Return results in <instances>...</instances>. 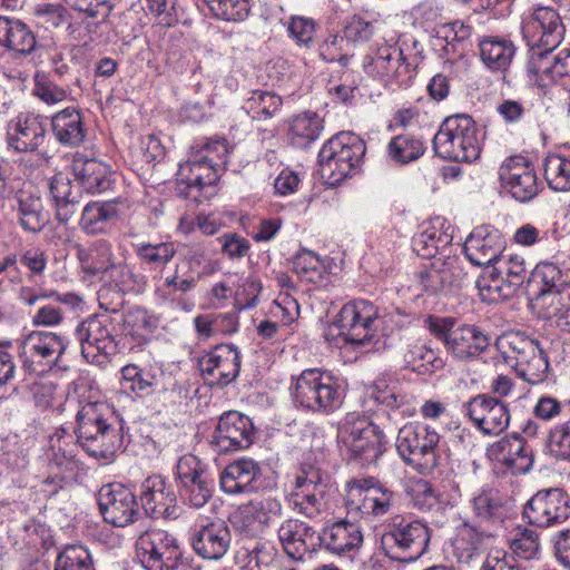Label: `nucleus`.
Here are the masks:
<instances>
[{
  "label": "nucleus",
  "instance_id": "0eeeda50",
  "mask_svg": "<svg viewBox=\"0 0 570 570\" xmlns=\"http://www.w3.org/2000/svg\"><path fill=\"white\" fill-rule=\"evenodd\" d=\"M419 62V53L405 55L396 45L384 42L371 48L363 59V69L386 85L407 86L416 75Z\"/></svg>",
  "mask_w": 570,
  "mask_h": 570
},
{
  "label": "nucleus",
  "instance_id": "c9c22d12",
  "mask_svg": "<svg viewBox=\"0 0 570 570\" xmlns=\"http://www.w3.org/2000/svg\"><path fill=\"white\" fill-rule=\"evenodd\" d=\"M51 129L57 141L63 146L77 147L86 138V128L78 108L67 107L51 117Z\"/></svg>",
  "mask_w": 570,
  "mask_h": 570
},
{
  "label": "nucleus",
  "instance_id": "ddd939ff",
  "mask_svg": "<svg viewBox=\"0 0 570 570\" xmlns=\"http://www.w3.org/2000/svg\"><path fill=\"white\" fill-rule=\"evenodd\" d=\"M337 324L346 342L368 344L379 328V309L368 301L354 299L341 308Z\"/></svg>",
  "mask_w": 570,
  "mask_h": 570
},
{
  "label": "nucleus",
  "instance_id": "3c124183",
  "mask_svg": "<svg viewBox=\"0 0 570 570\" xmlns=\"http://www.w3.org/2000/svg\"><path fill=\"white\" fill-rule=\"evenodd\" d=\"M544 177L551 189L570 190V159L561 155H549L544 160Z\"/></svg>",
  "mask_w": 570,
  "mask_h": 570
},
{
  "label": "nucleus",
  "instance_id": "f3484780",
  "mask_svg": "<svg viewBox=\"0 0 570 570\" xmlns=\"http://www.w3.org/2000/svg\"><path fill=\"white\" fill-rule=\"evenodd\" d=\"M465 415L483 435L497 436L510 424L508 404L490 394H478L463 404Z\"/></svg>",
  "mask_w": 570,
  "mask_h": 570
},
{
  "label": "nucleus",
  "instance_id": "473e14b6",
  "mask_svg": "<svg viewBox=\"0 0 570 570\" xmlns=\"http://www.w3.org/2000/svg\"><path fill=\"white\" fill-rule=\"evenodd\" d=\"M320 537L318 546L335 554L358 549L363 542V535L356 523L338 521L325 527Z\"/></svg>",
  "mask_w": 570,
  "mask_h": 570
},
{
  "label": "nucleus",
  "instance_id": "4d7b16f0",
  "mask_svg": "<svg viewBox=\"0 0 570 570\" xmlns=\"http://www.w3.org/2000/svg\"><path fill=\"white\" fill-rule=\"evenodd\" d=\"M214 481L208 473L181 487V495L194 508H203L213 497Z\"/></svg>",
  "mask_w": 570,
  "mask_h": 570
},
{
  "label": "nucleus",
  "instance_id": "680f3d73",
  "mask_svg": "<svg viewBox=\"0 0 570 570\" xmlns=\"http://www.w3.org/2000/svg\"><path fill=\"white\" fill-rule=\"evenodd\" d=\"M191 154L218 169L226 164L228 147L224 139L206 140L193 147Z\"/></svg>",
  "mask_w": 570,
  "mask_h": 570
},
{
  "label": "nucleus",
  "instance_id": "69168bd1",
  "mask_svg": "<svg viewBox=\"0 0 570 570\" xmlns=\"http://www.w3.org/2000/svg\"><path fill=\"white\" fill-rule=\"evenodd\" d=\"M69 90L62 86L46 79L45 77H36L33 95L47 105H57L66 101Z\"/></svg>",
  "mask_w": 570,
  "mask_h": 570
},
{
  "label": "nucleus",
  "instance_id": "c03bdc74",
  "mask_svg": "<svg viewBox=\"0 0 570 570\" xmlns=\"http://www.w3.org/2000/svg\"><path fill=\"white\" fill-rule=\"evenodd\" d=\"M322 130L323 119L315 112H304L292 119L288 136L292 145L305 148L320 138Z\"/></svg>",
  "mask_w": 570,
  "mask_h": 570
},
{
  "label": "nucleus",
  "instance_id": "f8f14e48",
  "mask_svg": "<svg viewBox=\"0 0 570 570\" xmlns=\"http://www.w3.org/2000/svg\"><path fill=\"white\" fill-rule=\"evenodd\" d=\"M394 499V492L374 479H360L347 483L346 508L350 513L382 517L390 512Z\"/></svg>",
  "mask_w": 570,
  "mask_h": 570
},
{
  "label": "nucleus",
  "instance_id": "37998d69",
  "mask_svg": "<svg viewBox=\"0 0 570 570\" xmlns=\"http://www.w3.org/2000/svg\"><path fill=\"white\" fill-rule=\"evenodd\" d=\"M475 286L481 299L487 303H498L515 295L502 276V272L495 267L485 268L478 277Z\"/></svg>",
  "mask_w": 570,
  "mask_h": 570
},
{
  "label": "nucleus",
  "instance_id": "6ab92c4d",
  "mask_svg": "<svg viewBox=\"0 0 570 570\" xmlns=\"http://www.w3.org/2000/svg\"><path fill=\"white\" fill-rule=\"evenodd\" d=\"M499 177L508 193L520 203L532 200L540 190L534 167L520 155L503 161L499 168Z\"/></svg>",
  "mask_w": 570,
  "mask_h": 570
},
{
  "label": "nucleus",
  "instance_id": "9b49d317",
  "mask_svg": "<svg viewBox=\"0 0 570 570\" xmlns=\"http://www.w3.org/2000/svg\"><path fill=\"white\" fill-rule=\"evenodd\" d=\"M135 557L145 570H175L183 552L171 533L159 528H148L136 538Z\"/></svg>",
  "mask_w": 570,
  "mask_h": 570
},
{
  "label": "nucleus",
  "instance_id": "79ce46f5",
  "mask_svg": "<svg viewBox=\"0 0 570 570\" xmlns=\"http://www.w3.org/2000/svg\"><path fill=\"white\" fill-rule=\"evenodd\" d=\"M77 180L90 194H99L105 190L107 166L96 159L75 158L71 165Z\"/></svg>",
  "mask_w": 570,
  "mask_h": 570
},
{
  "label": "nucleus",
  "instance_id": "0e129e2a",
  "mask_svg": "<svg viewBox=\"0 0 570 570\" xmlns=\"http://www.w3.org/2000/svg\"><path fill=\"white\" fill-rule=\"evenodd\" d=\"M322 266L320 256L308 249L298 252L293 259L294 272L309 282L321 275Z\"/></svg>",
  "mask_w": 570,
  "mask_h": 570
},
{
  "label": "nucleus",
  "instance_id": "dca6fc26",
  "mask_svg": "<svg viewBox=\"0 0 570 570\" xmlns=\"http://www.w3.org/2000/svg\"><path fill=\"white\" fill-rule=\"evenodd\" d=\"M324 494L323 472L318 468L309 465L297 473L293 489L287 495V501L294 511L314 519L323 510Z\"/></svg>",
  "mask_w": 570,
  "mask_h": 570
},
{
  "label": "nucleus",
  "instance_id": "6e6d98bb",
  "mask_svg": "<svg viewBox=\"0 0 570 570\" xmlns=\"http://www.w3.org/2000/svg\"><path fill=\"white\" fill-rule=\"evenodd\" d=\"M210 12L220 20L242 21L249 13V0H204Z\"/></svg>",
  "mask_w": 570,
  "mask_h": 570
},
{
  "label": "nucleus",
  "instance_id": "bf43d9fd",
  "mask_svg": "<svg viewBox=\"0 0 570 570\" xmlns=\"http://www.w3.org/2000/svg\"><path fill=\"white\" fill-rule=\"evenodd\" d=\"M137 256L147 264L155 266L167 265L176 254V247L173 243L158 244H137L135 245Z\"/></svg>",
  "mask_w": 570,
  "mask_h": 570
},
{
  "label": "nucleus",
  "instance_id": "39448f33",
  "mask_svg": "<svg viewBox=\"0 0 570 570\" xmlns=\"http://www.w3.org/2000/svg\"><path fill=\"white\" fill-rule=\"evenodd\" d=\"M337 442L350 460L366 466L377 461L386 441L381 429L367 417L348 414L338 429Z\"/></svg>",
  "mask_w": 570,
  "mask_h": 570
},
{
  "label": "nucleus",
  "instance_id": "09e8293b",
  "mask_svg": "<svg viewBox=\"0 0 570 570\" xmlns=\"http://www.w3.org/2000/svg\"><path fill=\"white\" fill-rule=\"evenodd\" d=\"M568 285L560 268L552 263L538 264L528 278V286L535 296Z\"/></svg>",
  "mask_w": 570,
  "mask_h": 570
},
{
  "label": "nucleus",
  "instance_id": "4468645a",
  "mask_svg": "<svg viewBox=\"0 0 570 570\" xmlns=\"http://www.w3.org/2000/svg\"><path fill=\"white\" fill-rule=\"evenodd\" d=\"M523 517L538 528L559 525L570 517V498L559 488L540 490L525 503Z\"/></svg>",
  "mask_w": 570,
  "mask_h": 570
},
{
  "label": "nucleus",
  "instance_id": "f257e3e1",
  "mask_svg": "<svg viewBox=\"0 0 570 570\" xmlns=\"http://www.w3.org/2000/svg\"><path fill=\"white\" fill-rule=\"evenodd\" d=\"M495 347L523 381L535 385L547 379L549 363L539 341L520 332H508L497 338Z\"/></svg>",
  "mask_w": 570,
  "mask_h": 570
},
{
  "label": "nucleus",
  "instance_id": "bb28decb",
  "mask_svg": "<svg viewBox=\"0 0 570 570\" xmlns=\"http://www.w3.org/2000/svg\"><path fill=\"white\" fill-rule=\"evenodd\" d=\"M527 71L530 80L539 87H548L554 82L570 87V50L543 57L535 55L531 62H527Z\"/></svg>",
  "mask_w": 570,
  "mask_h": 570
},
{
  "label": "nucleus",
  "instance_id": "c756f323",
  "mask_svg": "<svg viewBox=\"0 0 570 570\" xmlns=\"http://www.w3.org/2000/svg\"><path fill=\"white\" fill-rule=\"evenodd\" d=\"M259 465L249 459L228 464L220 473V488L227 494L248 493L257 489Z\"/></svg>",
  "mask_w": 570,
  "mask_h": 570
},
{
  "label": "nucleus",
  "instance_id": "a19ab883",
  "mask_svg": "<svg viewBox=\"0 0 570 570\" xmlns=\"http://www.w3.org/2000/svg\"><path fill=\"white\" fill-rule=\"evenodd\" d=\"M403 361L407 367L420 374H432L444 366L436 352L419 340H407Z\"/></svg>",
  "mask_w": 570,
  "mask_h": 570
},
{
  "label": "nucleus",
  "instance_id": "20e7f679",
  "mask_svg": "<svg viewBox=\"0 0 570 570\" xmlns=\"http://www.w3.org/2000/svg\"><path fill=\"white\" fill-rule=\"evenodd\" d=\"M365 142L354 134L340 132L328 139L318 153L320 174L328 185H338L362 163Z\"/></svg>",
  "mask_w": 570,
  "mask_h": 570
},
{
  "label": "nucleus",
  "instance_id": "393cba45",
  "mask_svg": "<svg viewBox=\"0 0 570 570\" xmlns=\"http://www.w3.org/2000/svg\"><path fill=\"white\" fill-rule=\"evenodd\" d=\"M277 539L284 552L296 561L314 552L320 542L315 529L298 519L284 520L277 529Z\"/></svg>",
  "mask_w": 570,
  "mask_h": 570
},
{
  "label": "nucleus",
  "instance_id": "1a4fd4ad",
  "mask_svg": "<svg viewBox=\"0 0 570 570\" xmlns=\"http://www.w3.org/2000/svg\"><path fill=\"white\" fill-rule=\"evenodd\" d=\"M566 28L560 14L551 7H538L522 21V35L529 47L528 61L535 55L549 56L564 39Z\"/></svg>",
  "mask_w": 570,
  "mask_h": 570
},
{
  "label": "nucleus",
  "instance_id": "4c0bfd02",
  "mask_svg": "<svg viewBox=\"0 0 570 570\" xmlns=\"http://www.w3.org/2000/svg\"><path fill=\"white\" fill-rule=\"evenodd\" d=\"M18 222L20 226L29 233H39L50 220L49 214L45 210L42 200L39 196L19 190L16 194Z\"/></svg>",
  "mask_w": 570,
  "mask_h": 570
},
{
  "label": "nucleus",
  "instance_id": "cd10ccee",
  "mask_svg": "<svg viewBox=\"0 0 570 570\" xmlns=\"http://www.w3.org/2000/svg\"><path fill=\"white\" fill-rule=\"evenodd\" d=\"M82 356L92 364L107 363V315L94 314L78 327Z\"/></svg>",
  "mask_w": 570,
  "mask_h": 570
},
{
  "label": "nucleus",
  "instance_id": "f03ea898",
  "mask_svg": "<svg viewBox=\"0 0 570 570\" xmlns=\"http://www.w3.org/2000/svg\"><path fill=\"white\" fill-rule=\"evenodd\" d=\"M432 142L435 155L445 160L471 163L481 153L476 124L468 115L445 118Z\"/></svg>",
  "mask_w": 570,
  "mask_h": 570
},
{
  "label": "nucleus",
  "instance_id": "72a5a7b5",
  "mask_svg": "<svg viewBox=\"0 0 570 570\" xmlns=\"http://www.w3.org/2000/svg\"><path fill=\"white\" fill-rule=\"evenodd\" d=\"M0 47L27 57L36 50L37 38L21 20L0 16Z\"/></svg>",
  "mask_w": 570,
  "mask_h": 570
},
{
  "label": "nucleus",
  "instance_id": "5701e85b",
  "mask_svg": "<svg viewBox=\"0 0 570 570\" xmlns=\"http://www.w3.org/2000/svg\"><path fill=\"white\" fill-rule=\"evenodd\" d=\"M45 138V119L32 111H21L7 124V142L18 153L37 150Z\"/></svg>",
  "mask_w": 570,
  "mask_h": 570
},
{
  "label": "nucleus",
  "instance_id": "a211bd4d",
  "mask_svg": "<svg viewBox=\"0 0 570 570\" xmlns=\"http://www.w3.org/2000/svg\"><path fill=\"white\" fill-rule=\"evenodd\" d=\"M218 180V169L190 154L188 160L179 165L177 179V194L200 203L214 194Z\"/></svg>",
  "mask_w": 570,
  "mask_h": 570
},
{
  "label": "nucleus",
  "instance_id": "2f4dec72",
  "mask_svg": "<svg viewBox=\"0 0 570 570\" xmlns=\"http://www.w3.org/2000/svg\"><path fill=\"white\" fill-rule=\"evenodd\" d=\"M490 451L502 461L513 474L528 473L534 462L533 449L519 436L501 439L495 442Z\"/></svg>",
  "mask_w": 570,
  "mask_h": 570
},
{
  "label": "nucleus",
  "instance_id": "423d86ee",
  "mask_svg": "<svg viewBox=\"0 0 570 570\" xmlns=\"http://www.w3.org/2000/svg\"><path fill=\"white\" fill-rule=\"evenodd\" d=\"M431 334L444 344L448 353L461 361L474 360L490 345L491 337L475 325L455 326L453 317L430 315L424 321Z\"/></svg>",
  "mask_w": 570,
  "mask_h": 570
},
{
  "label": "nucleus",
  "instance_id": "8fccbe9b",
  "mask_svg": "<svg viewBox=\"0 0 570 570\" xmlns=\"http://www.w3.org/2000/svg\"><path fill=\"white\" fill-rule=\"evenodd\" d=\"M110 322L120 326L119 331L122 335L134 338L144 337L156 327L155 321L142 308H134L125 315H117Z\"/></svg>",
  "mask_w": 570,
  "mask_h": 570
},
{
  "label": "nucleus",
  "instance_id": "a878e982",
  "mask_svg": "<svg viewBox=\"0 0 570 570\" xmlns=\"http://www.w3.org/2000/svg\"><path fill=\"white\" fill-rule=\"evenodd\" d=\"M199 370L213 383L227 385L240 370V354L233 344H220L199 358Z\"/></svg>",
  "mask_w": 570,
  "mask_h": 570
},
{
  "label": "nucleus",
  "instance_id": "864d4df0",
  "mask_svg": "<svg viewBox=\"0 0 570 570\" xmlns=\"http://www.w3.org/2000/svg\"><path fill=\"white\" fill-rule=\"evenodd\" d=\"M449 244V236L435 226H428L412 239V247L423 258L434 257L441 246Z\"/></svg>",
  "mask_w": 570,
  "mask_h": 570
},
{
  "label": "nucleus",
  "instance_id": "58836bf2",
  "mask_svg": "<svg viewBox=\"0 0 570 570\" xmlns=\"http://www.w3.org/2000/svg\"><path fill=\"white\" fill-rule=\"evenodd\" d=\"M138 504L132 491L121 483H109V523L125 528L134 522Z\"/></svg>",
  "mask_w": 570,
  "mask_h": 570
},
{
  "label": "nucleus",
  "instance_id": "052dcab7",
  "mask_svg": "<svg viewBox=\"0 0 570 570\" xmlns=\"http://www.w3.org/2000/svg\"><path fill=\"white\" fill-rule=\"evenodd\" d=\"M547 445L557 459L570 460V417L549 431Z\"/></svg>",
  "mask_w": 570,
  "mask_h": 570
},
{
  "label": "nucleus",
  "instance_id": "f704fd0d",
  "mask_svg": "<svg viewBox=\"0 0 570 570\" xmlns=\"http://www.w3.org/2000/svg\"><path fill=\"white\" fill-rule=\"evenodd\" d=\"M472 35V28L461 21L438 24L433 29L432 45L445 56H462Z\"/></svg>",
  "mask_w": 570,
  "mask_h": 570
},
{
  "label": "nucleus",
  "instance_id": "e433bc0d",
  "mask_svg": "<svg viewBox=\"0 0 570 570\" xmlns=\"http://www.w3.org/2000/svg\"><path fill=\"white\" fill-rule=\"evenodd\" d=\"M514 43L502 37L485 36L479 40V53L484 66L494 72H505L515 56Z\"/></svg>",
  "mask_w": 570,
  "mask_h": 570
},
{
  "label": "nucleus",
  "instance_id": "b1692460",
  "mask_svg": "<svg viewBox=\"0 0 570 570\" xmlns=\"http://www.w3.org/2000/svg\"><path fill=\"white\" fill-rule=\"evenodd\" d=\"M504 238L491 226H478L466 237L463 246L466 258L475 266H485L503 259Z\"/></svg>",
  "mask_w": 570,
  "mask_h": 570
},
{
  "label": "nucleus",
  "instance_id": "774afa93",
  "mask_svg": "<svg viewBox=\"0 0 570 570\" xmlns=\"http://www.w3.org/2000/svg\"><path fill=\"white\" fill-rule=\"evenodd\" d=\"M502 272L505 274V282L515 294L524 281L529 278L525 261L519 255L509 256V259L504 262Z\"/></svg>",
  "mask_w": 570,
  "mask_h": 570
},
{
  "label": "nucleus",
  "instance_id": "13d9d810",
  "mask_svg": "<svg viewBox=\"0 0 570 570\" xmlns=\"http://www.w3.org/2000/svg\"><path fill=\"white\" fill-rule=\"evenodd\" d=\"M80 227L88 235L104 233L107 228V204L105 202L88 203L82 210Z\"/></svg>",
  "mask_w": 570,
  "mask_h": 570
},
{
  "label": "nucleus",
  "instance_id": "2eb2a0df",
  "mask_svg": "<svg viewBox=\"0 0 570 570\" xmlns=\"http://www.w3.org/2000/svg\"><path fill=\"white\" fill-rule=\"evenodd\" d=\"M189 540L198 557L217 561L229 551L233 537L224 520L200 517L190 530Z\"/></svg>",
  "mask_w": 570,
  "mask_h": 570
},
{
  "label": "nucleus",
  "instance_id": "de8ad7c7",
  "mask_svg": "<svg viewBox=\"0 0 570 570\" xmlns=\"http://www.w3.org/2000/svg\"><path fill=\"white\" fill-rule=\"evenodd\" d=\"M282 107V98L267 90H253L242 108L254 120H267Z\"/></svg>",
  "mask_w": 570,
  "mask_h": 570
},
{
  "label": "nucleus",
  "instance_id": "603ef678",
  "mask_svg": "<svg viewBox=\"0 0 570 570\" xmlns=\"http://www.w3.org/2000/svg\"><path fill=\"white\" fill-rule=\"evenodd\" d=\"M474 514L482 521H501L503 505L501 498L494 490H481L471 500Z\"/></svg>",
  "mask_w": 570,
  "mask_h": 570
},
{
  "label": "nucleus",
  "instance_id": "6e6552de",
  "mask_svg": "<svg viewBox=\"0 0 570 570\" xmlns=\"http://www.w3.org/2000/svg\"><path fill=\"white\" fill-rule=\"evenodd\" d=\"M430 542L429 528L419 520L393 518L382 535L385 554L400 562H413L423 556Z\"/></svg>",
  "mask_w": 570,
  "mask_h": 570
},
{
  "label": "nucleus",
  "instance_id": "ea45409f",
  "mask_svg": "<svg viewBox=\"0 0 570 570\" xmlns=\"http://www.w3.org/2000/svg\"><path fill=\"white\" fill-rule=\"evenodd\" d=\"M49 194L56 209V218L68 223L77 212L78 199L72 194L71 179L68 174L59 171L49 180Z\"/></svg>",
  "mask_w": 570,
  "mask_h": 570
},
{
  "label": "nucleus",
  "instance_id": "5fc2aeb1",
  "mask_svg": "<svg viewBox=\"0 0 570 570\" xmlns=\"http://www.w3.org/2000/svg\"><path fill=\"white\" fill-rule=\"evenodd\" d=\"M55 570H94L91 556L82 546H67L57 556Z\"/></svg>",
  "mask_w": 570,
  "mask_h": 570
},
{
  "label": "nucleus",
  "instance_id": "a18cd8bd",
  "mask_svg": "<svg viewBox=\"0 0 570 570\" xmlns=\"http://www.w3.org/2000/svg\"><path fill=\"white\" fill-rule=\"evenodd\" d=\"M425 149L424 140L410 132L393 137L386 147L390 159L401 165L419 159Z\"/></svg>",
  "mask_w": 570,
  "mask_h": 570
},
{
  "label": "nucleus",
  "instance_id": "412c9836",
  "mask_svg": "<svg viewBox=\"0 0 570 570\" xmlns=\"http://www.w3.org/2000/svg\"><path fill=\"white\" fill-rule=\"evenodd\" d=\"M254 426L250 419L240 412H225L213 435V445L220 453L247 449L253 442Z\"/></svg>",
  "mask_w": 570,
  "mask_h": 570
},
{
  "label": "nucleus",
  "instance_id": "c85d7f7f",
  "mask_svg": "<svg viewBox=\"0 0 570 570\" xmlns=\"http://www.w3.org/2000/svg\"><path fill=\"white\" fill-rule=\"evenodd\" d=\"M67 342L52 332L33 331L21 343V354L31 362L51 363L57 361L66 351Z\"/></svg>",
  "mask_w": 570,
  "mask_h": 570
},
{
  "label": "nucleus",
  "instance_id": "7ed1b4c3",
  "mask_svg": "<svg viewBox=\"0 0 570 570\" xmlns=\"http://www.w3.org/2000/svg\"><path fill=\"white\" fill-rule=\"evenodd\" d=\"M295 404L312 412L331 413L343 403L344 391L338 379L320 368L304 370L292 391Z\"/></svg>",
  "mask_w": 570,
  "mask_h": 570
},
{
  "label": "nucleus",
  "instance_id": "49530a36",
  "mask_svg": "<svg viewBox=\"0 0 570 570\" xmlns=\"http://www.w3.org/2000/svg\"><path fill=\"white\" fill-rule=\"evenodd\" d=\"M534 304L541 317L557 325L558 317H562L570 308V285L537 295Z\"/></svg>",
  "mask_w": 570,
  "mask_h": 570
},
{
  "label": "nucleus",
  "instance_id": "aec40b11",
  "mask_svg": "<svg viewBox=\"0 0 570 570\" xmlns=\"http://www.w3.org/2000/svg\"><path fill=\"white\" fill-rule=\"evenodd\" d=\"M283 514V504L275 497H259L239 507L234 517V525L237 531L257 537Z\"/></svg>",
  "mask_w": 570,
  "mask_h": 570
},
{
  "label": "nucleus",
  "instance_id": "7c9ffc66",
  "mask_svg": "<svg viewBox=\"0 0 570 570\" xmlns=\"http://www.w3.org/2000/svg\"><path fill=\"white\" fill-rule=\"evenodd\" d=\"M140 501L150 518H170L175 513L176 497L166 489L165 481L158 475L145 480L141 487Z\"/></svg>",
  "mask_w": 570,
  "mask_h": 570
},
{
  "label": "nucleus",
  "instance_id": "338daca9",
  "mask_svg": "<svg viewBox=\"0 0 570 570\" xmlns=\"http://www.w3.org/2000/svg\"><path fill=\"white\" fill-rule=\"evenodd\" d=\"M373 35L374 26L361 16L351 17L343 28V37L346 43L366 42Z\"/></svg>",
  "mask_w": 570,
  "mask_h": 570
},
{
  "label": "nucleus",
  "instance_id": "e2e57ef3",
  "mask_svg": "<svg viewBox=\"0 0 570 570\" xmlns=\"http://www.w3.org/2000/svg\"><path fill=\"white\" fill-rule=\"evenodd\" d=\"M287 32L297 46L311 48L314 43L315 21L302 16H293L287 24Z\"/></svg>",
  "mask_w": 570,
  "mask_h": 570
},
{
  "label": "nucleus",
  "instance_id": "9d476101",
  "mask_svg": "<svg viewBox=\"0 0 570 570\" xmlns=\"http://www.w3.org/2000/svg\"><path fill=\"white\" fill-rule=\"evenodd\" d=\"M439 433L426 424L409 423L396 438V451L402 460L424 471L439 466Z\"/></svg>",
  "mask_w": 570,
  "mask_h": 570
},
{
  "label": "nucleus",
  "instance_id": "4be33fe9",
  "mask_svg": "<svg viewBox=\"0 0 570 570\" xmlns=\"http://www.w3.org/2000/svg\"><path fill=\"white\" fill-rule=\"evenodd\" d=\"M106 404L88 402L78 413V439L86 452L96 458H106L105 433L107 423L104 419Z\"/></svg>",
  "mask_w": 570,
  "mask_h": 570
}]
</instances>
